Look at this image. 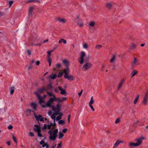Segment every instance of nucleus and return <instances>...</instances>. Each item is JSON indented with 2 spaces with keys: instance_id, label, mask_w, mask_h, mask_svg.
I'll return each instance as SVG.
<instances>
[{
  "instance_id": "nucleus-1",
  "label": "nucleus",
  "mask_w": 148,
  "mask_h": 148,
  "mask_svg": "<svg viewBox=\"0 0 148 148\" xmlns=\"http://www.w3.org/2000/svg\"><path fill=\"white\" fill-rule=\"evenodd\" d=\"M58 130L56 129L54 130H50L48 132V133L50 134L49 139L51 140H55L57 136Z\"/></svg>"
},
{
  "instance_id": "nucleus-2",
  "label": "nucleus",
  "mask_w": 148,
  "mask_h": 148,
  "mask_svg": "<svg viewBox=\"0 0 148 148\" xmlns=\"http://www.w3.org/2000/svg\"><path fill=\"white\" fill-rule=\"evenodd\" d=\"M63 62L65 65L66 68H65L63 70H62V71L64 73V76L67 75L70 72V69L69 67V61L66 60H63Z\"/></svg>"
},
{
  "instance_id": "nucleus-3",
  "label": "nucleus",
  "mask_w": 148,
  "mask_h": 148,
  "mask_svg": "<svg viewBox=\"0 0 148 148\" xmlns=\"http://www.w3.org/2000/svg\"><path fill=\"white\" fill-rule=\"evenodd\" d=\"M34 126L36 127V128H34V130L38 133V136L42 137V136L41 134V130L40 126H38L37 125H35Z\"/></svg>"
},
{
  "instance_id": "nucleus-4",
  "label": "nucleus",
  "mask_w": 148,
  "mask_h": 148,
  "mask_svg": "<svg viewBox=\"0 0 148 148\" xmlns=\"http://www.w3.org/2000/svg\"><path fill=\"white\" fill-rule=\"evenodd\" d=\"M54 101L53 98L52 97L50 98L49 100L47 102L46 105H42V106L43 108H45L47 107L51 108V104Z\"/></svg>"
},
{
  "instance_id": "nucleus-5",
  "label": "nucleus",
  "mask_w": 148,
  "mask_h": 148,
  "mask_svg": "<svg viewBox=\"0 0 148 148\" xmlns=\"http://www.w3.org/2000/svg\"><path fill=\"white\" fill-rule=\"evenodd\" d=\"M145 139V138L143 136L136 138L135 140L137 141V142L136 143V146H138L140 145L142 143V141Z\"/></svg>"
},
{
  "instance_id": "nucleus-6",
  "label": "nucleus",
  "mask_w": 148,
  "mask_h": 148,
  "mask_svg": "<svg viewBox=\"0 0 148 148\" xmlns=\"http://www.w3.org/2000/svg\"><path fill=\"white\" fill-rule=\"evenodd\" d=\"M34 94L37 96L38 99L39 100V103L40 105H42V103H45L44 101L42 99L41 96L38 93V92H34Z\"/></svg>"
},
{
  "instance_id": "nucleus-7",
  "label": "nucleus",
  "mask_w": 148,
  "mask_h": 148,
  "mask_svg": "<svg viewBox=\"0 0 148 148\" xmlns=\"http://www.w3.org/2000/svg\"><path fill=\"white\" fill-rule=\"evenodd\" d=\"M86 56V53L82 51L81 52L80 56L79 58V62L81 64H82L84 60V57Z\"/></svg>"
},
{
  "instance_id": "nucleus-8",
  "label": "nucleus",
  "mask_w": 148,
  "mask_h": 148,
  "mask_svg": "<svg viewBox=\"0 0 148 148\" xmlns=\"http://www.w3.org/2000/svg\"><path fill=\"white\" fill-rule=\"evenodd\" d=\"M92 66V64L89 62H87L83 66L82 69L84 71H86L90 69Z\"/></svg>"
},
{
  "instance_id": "nucleus-9",
  "label": "nucleus",
  "mask_w": 148,
  "mask_h": 148,
  "mask_svg": "<svg viewBox=\"0 0 148 148\" xmlns=\"http://www.w3.org/2000/svg\"><path fill=\"white\" fill-rule=\"evenodd\" d=\"M148 100V89L147 90L146 93L144 97L143 101L142 103L144 105H146L147 104V101Z\"/></svg>"
},
{
  "instance_id": "nucleus-10",
  "label": "nucleus",
  "mask_w": 148,
  "mask_h": 148,
  "mask_svg": "<svg viewBox=\"0 0 148 148\" xmlns=\"http://www.w3.org/2000/svg\"><path fill=\"white\" fill-rule=\"evenodd\" d=\"M51 108H52V110L55 112H56L55 115H58L59 114V112L60 111V108H56L54 106H51Z\"/></svg>"
},
{
  "instance_id": "nucleus-11",
  "label": "nucleus",
  "mask_w": 148,
  "mask_h": 148,
  "mask_svg": "<svg viewBox=\"0 0 148 148\" xmlns=\"http://www.w3.org/2000/svg\"><path fill=\"white\" fill-rule=\"evenodd\" d=\"M135 64L137 65H138V60L137 58L134 57V60L132 62L131 66L132 67V68H133Z\"/></svg>"
},
{
  "instance_id": "nucleus-12",
  "label": "nucleus",
  "mask_w": 148,
  "mask_h": 148,
  "mask_svg": "<svg viewBox=\"0 0 148 148\" xmlns=\"http://www.w3.org/2000/svg\"><path fill=\"white\" fill-rule=\"evenodd\" d=\"M64 78L67 79L69 80H73L75 79V78L73 75H69V74L65 76H64Z\"/></svg>"
},
{
  "instance_id": "nucleus-13",
  "label": "nucleus",
  "mask_w": 148,
  "mask_h": 148,
  "mask_svg": "<svg viewBox=\"0 0 148 148\" xmlns=\"http://www.w3.org/2000/svg\"><path fill=\"white\" fill-rule=\"evenodd\" d=\"M37 91H36V92H38H38H39L40 93H43L44 92L43 91V90H46V88L45 87H43L42 88H38L37 89Z\"/></svg>"
},
{
  "instance_id": "nucleus-14",
  "label": "nucleus",
  "mask_w": 148,
  "mask_h": 148,
  "mask_svg": "<svg viewBox=\"0 0 148 148\" xmlns=\"http://www.w3.org/2000/svg\"><path fill=\"white\" fill-rule=\"evenodd\" d=\"M58 88L61 91L60 94L62 95H64L66 93V92L65 90L63 89L60 86H58Z\"/></svg>"
},
{
  "instance_id": "nucleus-15",
  "label": "nucleus",
  "mask_w": 148,
  "mask_h": 148,
  "mask_svg": "<svg viewBox=\"0 0 148 148\" xmlns=\"http://www.w3.org/2000/svg\"><path fill=\"white\" fill-rule=\"evenodd\" d=\"M112 6V3L111 2L108 3L106 4V7L108 9H110Z\"/></svg>"
},
{
  "instance_id": "nucleus-16",
  "label": "nucleus",
  "mask_w": 148,
  "mask_h": 148,
  "mask_svg": "<svg viewBox=\"0 0 148 148\" xmlns=\"http://www.w3.org/2000/svg\"><path fill=\"white\" fill-rule=\"evenodd\" d=\"M123 142V141H121L119 140H117L116 142L114 144L113 148H115L117 147L120 143Z\"/></svg>"
},
{
  "instance_id": "nucleus-17",
  "label": "nucleus",
  "mask_w": 148,
  "mask_h": 148,
  "mask_svg": "<svg viewBox=\"0 0 148 148\" xmlns=\"http://www.w3.org/2000/svg\"><path fill=\"white\" fill-rule=\"evenodd\" d=\"M34 9V8L33 6H31L29 8V15L32 16V12Z\"/></svg>"
},
{
  "instance_id": "nucleus-18",
  "label": "nucleus",
  "mask_w": 148,
  "mask_h": 148,
  "mask_svg": "<svg viewBox=\"0 0 148 148\" xmlns=\"http://www.w3.org/2000/svg\"><path fill=\"white\" fill-rule=\"evenodd\" d=\"M57 77V75L55 73L54 75H53V73H52V74L50 75L49 77V78L50 79H55Z\"/></svg>"
},
{
  "instance_id": "nucleus-19",
  "label": "nucleus",
  "mask_w": 148,
  "mask_h": 148,
  "mask_svg": "<svg viewBox=\"0 0 148 148\" xmlns=\"http://www.w3.org/2000/svg\"><path fill=\"white\" fill-rule=\"evenodd\" d=\"M31 2H37L40 3V2L39 0H28L26 1V3H28Z\"/></svg>"
},
{
  "instance_id": "nucleus-20",
  "label": "nucleus",
  "mask_w": 148,
  "mask_h": 148,
  "mask_svg": "<svg viewBox=\"0 0 148 148\" xmlns=\"http://www.w3.org/2000/svg\"><path fill=\"white\" fill-rule=\"evenodd\" d=\"M128 145L130 147V148H132L133 147H137L136 143L133 142L129 143Z\"/></svg>"
},
{
  "instance_id": "nucleus-21",
  "label": "nucleus",
  "mask_w": 148,
  "mask_h": 148,
  "mask_svg": "<svg viewBox=\"0 0 148 148\" xmlns=\"http://www.w3.org/2000/svg\"><path fill=\"white\" fill-rule=\"evenodd\" d=\"M31 106L34 109L36 110H37V104L34 103H32L31 104Z\"/></svg>"
},
{
  "instance_id": "nucleus-22",
  "label": "nucleus",
  "mask_w": 148,
  "mask_h": 148,
  "mask_svg": "<svg viewBox=\"0 0 148 148\" xmlns=\"http://www.w3.org/2000/svg\"><path fill=\"white\" fill-rule=\"evenodd\" d=\"M52 86L51 82H50L49 84H48L47 86V88H46V90H52Z\"/></svg>"
},
{
  "instance_id": "nucleus-23",
  "label": "nucleus",
  "mask_w": 148,
  "mask_h": 148,
  "mask_svg": "<svg viewBox=\"0 0 148 148\" xmlns=\"http://www.w3.org/2000/svg\"><path fill=\"white\" fill-rule=\"evenodd\" d=\"M32 112L35 113L34 111H33ZM34 115L37 121L39 120L40 119V118L42 116L40 115H39L38 116L36 115L35 113H34Z\"/></svg>"
},
{
  "instance_id": "nucleus-24",
  "label": "nucleus",
  "mask_w": 148,
  "mask_h": 148,
  "mask_svg": "<svg viewBox=\"0 0 148 148\" xmlns=\"http://www.w3.org/2000/svg\"><path fill=\"white\" fill-rule=\"evenodd\" d=\"M124 81H125V80L123 79H122L121 80V81H120V84H119V86H118V90H119L120 89V88L122 86L123 83L124 82Z\"/></svg>"
},
{
  "instance_id": "nucleus-25",
  "label": "nucleus",
  "mask_w": 148,
  "mask_h": 148,
  "mask_svg": "<svg viewBox=\"0 0 148 148\" xmlns=\"http://www.w3.org/2000/svg\"><path fill=\"white\" fill-rule=\"evenodd\" d=\"M139 96H140V95L139 94H138L137 95V96L136 97L134 101V104H136V103L138 101V100L139 98Z\"/></svg>"
},
{
  "instance_id": "nucleus-26",
  "label": "nucleus",
  "mask_w": 148,
  "mask_h": 148,
  "mask_svg": "<svg viewBox=\"0 0 148 148\" xmlns=\"http://www.w3.org/2000/svg\"><path fill=\"white\" fill-rule=\"evenodd\" d=\"M137 45L136 44H132L131 45L130 47V49L132 50L133 49H135Z\"/></svg>"
},
{
  "instance_id": "nucleus-27",
  "label": "nucleus",
  "mask_w": 148,
  "mask_h": 148,
  "mask_svg": "<svg viewBox=\"0 0 148 148\" xmlns=\"http://www.w3.org/2000/svg\"><path fill=\"white\" fill-rule=\"evenodd\" d=\"M57 20L60 22H61L62 23H65L66 22L65 19L64 18H57Z\"/></svg>"
},
{
  "instance_id": "nucleus-28",
  "label": "nucleus",
  "mask_w": 148,
  "mask_h": 148,
  "mask_svg": "<svg viewBox=\"0 0 148 148\" xmlns=\"http://www.w3.org/2000/svg\"><path fill=\"white\" fill-rule=\"evenodd\" d=\"M32 111L30 109H28L26 110L27 114H26V116H29L31 113V112Z\"/></svg>"
},
{
  "instance_id": "nucleus-29",
  "label": "nucleus",
  "mask_w": 148,
  "mask_h": 148,
  "mask_svg": "<svg viewBox=\"0 0 148 148\" xmlns=\"http://www.w3.org/2000/svg\"><path fill=\"white\" fill-rule=\"evenodd\" d=\"M14 87H12L10 88V93L11 95H12L14 93Z\"/></svg>"
},
{
  "instance_id": "nucleus-30",
  "label": "nucleus",
  "mask_w": 148,
  "mask_h": 148,
  "mask_svg": "<svg viewBox=\"0 0 148 148\" xmlns=\"http://www.w3.org/2000/svg\"><path fill=\"white\" fill-rule=\"evenodd\" d=\"M58 138L59 139L62 138L64 136V134L61 132H60Z\"/></svg>"
},
{
  "instance_id": "nucleus-31",
  "label": "nucleus",
  "mask_w": 148,
  "mask_h": 148,
  "mask_svg": "<svg viewBox=\"0 0 148 148\" xmlns=\"http://www.w3.org/2000/svg\"><path fill=\"white\" fill-rule=\"evenodd\" d=\"M94 101L93 100V97L92 96L91 97L90 101L89 103V105H92L94 103Z\"/></svg>"
},
{
  "instance_id": "nucleus-32",
  "label": "nucleus",
  "mask_w": 148,
  "mask_h": 148,
  "mask_svg": "<svg viewBox=\"0 0 148 148\" xmlns=\"http://www.w3.org/2000/svg\"><path fill=\"white\" fill-rule=\"evenodd\" d=\"M77 24L80 26H82L83 25V24L81 21H80L79 20V21H77Z\"/></svg>"
},
{
  "instance_id": "nucleus-33",
  "label": "nucleus",
  "mask_w": 148,
  "mask_h": 148,
  "mask_svg": "<svg viewBox=\"0 0 148 148\" xmlns=\"http://www.w3.org/2000/svg\"><path fill=\"white\" fill-rule=\"evenodd\" d=\"M140 122V120H138L134 122L133 124V126L134 127H136V124L138 122Z\"/></svg>"
},
{
  "instance_id": "nucleus-34",
  "label": "nucleus",
  "mask_w": 148,
  "mask_h": 148,
  "mask_svg": "<svg viewBox=\"0 0 148 148\" xmlns=\"http://www.w3.org/2000/svg\"><path fill=\"white\" fill-rule=\"evenodd\" d=\"M63 72H60L58 74L57 77L58 78H60L63 75Z\"/></svg>"
},
{
  "instance_id": "nucleus-35",
  "label": "nucleus",
  "mask_w": 148,
  "mask_h": 148,
  "mask_svg": "<svg viewBox=\"0 0 148 148\" xmlns=\"http://www.w3.org/2000/svg\"><path fill=\"white\" fill-rule=\"evenodd\" d=\"M116 56L115 55H114L113 57L111 59L110 62H114V60Z\"/></svg>"
},
{
  "instance_id": "nucleus-36",
  "label": "nucleus",
  "mask_w": 148,
  "mask_h": 148,
  "mask_svg": "<svg viewBox=\"0 0 148 148\" xmlns=\"http://www.w3.org/2000/svg\"><path fill=\"white\" fill-rule=\"evenodd\" d=\"M62 146V142L61 141L60 143L57 145V148H61Z\"/></svg>"
},
{
  "instance_id": "nucleus-37",
  "label": "nucleus",
  "mask_w": 148,
  "mask_h": 148,
  "mask_svg": "<svg viewBox=\"0 0 148 148\" xmlns=\"http://www.w3.org/2000/svg\"><path fill=\"white\" fill-rule=\"evenodd\" d=\"M65 121L62 120H60L58 121V123L59 124H65Z\"/></svg>"
},
{
  "instance_id": "nucleus-38",
  "label": "nucleus",
  "mask_w": 148,
  "mask_h": 148,
  "mask_svg": "<svg viewBox=\"0 0 148 148\" xmlns=\"http://www.w3.org/2000/svg\"><path fill=\"white\" fill-rule=\"evenodd\" d=\"M132 73H133V74L132 76V77L137 73V72L134 70L132 71Z\"/></svg>"
},
{
  "instance_id": "nucleus-39",
  "label": "nucleus",
  "mask_w": 148,
  "mask_h": 148,
  "mask_svg": "<svg viewBox=\"0 0 148 148\" xmlns=\"http://www.w3.org/2000/svg\"><path fill=\"white\" fill-rule=\"evenodd\" d=\"M12 136L13 137V139L14 141L16 143H17V139L15 136H14V134H12Z\"/></svg>"
},
{
  "instance_id": "nucleus-40",
  "label": "nucleus",
  "mask_w": 148,
  "mask_h": 148,
  "mask_svg": "<svg viewBox=\"0 0 148 148\" xmlns=\"http://www.w3.org/2000/svg\"><path fill=\"white\" fill-rule=\"evenodd\" d=\"M102 47V46L101 45H97L95 46V48L97 49H99L100 48Z\"/></svg>"
},
{
  "instance_id": "nucleus-41",
  "label": "nucleus",
  "mask_w": 148,
  "mask_h": 148,
  "mask_svg": "<svg viewBox=\"0 0 148 148\" xmlns=\"http://www.w3.org/2000/svg\"><path fill=\"white\" fill-rule=\"evenodd\" d=\"M89 25L92 27H93L95 25V23L94 21H92L90 22L89 23Z\"/></svg>"
},
{
  "instance_id": "nucleus-42",
  "label": "nucleus",
  "mask_w": 148,
  "mask_h": 148,
  "mask_svg": "<svg viewBox=\"0 0 148 148\" xmlns=\"http://www.w3.org/2000/svg\"><path fill=\"white\" fill-rule=\"evenodd\" d=\"M47 93L50 97L53 96H53L55 95L54 94H53L52 93L49 92H47Z\"/></svg>"
},
{
  "instance_id": "nucleus-43",
  "label": "nucleus",
  "mask_w": 148,
  "mask_h": 148,
  "mask_svg": "<svg viewBox=\"0 0 148 148\" xmlns=\"http://www.w3.org/2000/svg\"><path fill=\"white\" fill-rule=\"evenodd\" d=\"M9 7H10L11 5H12V4L13 3H14V1H9Z\"/></svg>"
},
{
  "instance_id": "nucleus-44",
  "label": "nucleus",
  "mask_w": 148,
  "mask_h": 148,
  "mask_svg": "<svg viewBox=\"0 0 148 148\" xmlns=\"http://www.w3.org/2000/svg\"><path fill=\"white\" fill-rule=\"evenodd\" d=\"M89 56H87L85 58L84 60L85 62H88L89 60Z\"/></svg>"
},
{
  "instance_id": "nucleus-45",
  "label": "nucleus",
  "mask_w": 148,
  "mask_h": 148,
  "mask_svg": "<svg viewBox=\"0 0 148 148\" xmlns=\"http://www.w3.org/2000/svg\"><path fill=\"white\" fill-rule=\"evenodd\" d=\"M51 53L49 51H48L47 52V53L48 54V55L47 56V57L48 58V59L51 58H50V57L51 55Z\"/></svg>"
},
{
  "instance_id": "nucleus-46",
  "label": "nucleus",
  "mask_w": 148,
  "mask_h": 148,
  "mask_svg": "<svg viewBox=\"0 0 148 148\" xmlns=\"http://www.w3.org/2000/svg\"><path fill=\"white\" fill-rule=\"evenodd\" d=\"M120 119L119 118H118L115 121V123L116 124V123H117L120 122Z\"/></svg>"
},
{
  "instance_id": "nucleus-47",
  "label": "nucleus",
  "mask_w": 148,
  "mask_h": 148,
  "mask_svg": "<svg viewBox=\"0 0 148 148\" xmlns=\"http://www.w3.org/2000/svg\"><path fill=\"white\" fill-rule=\"evenodd\" d=\"M51 117L52 119H54V122H55V121L56 119V116L54 114H52L51 116Z\"/></svg>"
},
{
  "instance_id": "nucleus-48",
  "label": "nucleus",
  "mask_w": 148,
  "mask_h": 148,
  "mask_svg": "<svg viewBox=\"0 0 148 148\" xmlns=\"http://www.w3.org/2000/svg\"><path fill=\"white\" fill-rule=\"evenodd\" d=\"M48 61L49 63V66H51V58L48 59Z\"/></svg>"
},
{
  "instance_id": "nucleus-49",
  "label": "nucleus",
  "mask_w": 148,
  "mask_h": 148,
  "mask_svg": "<svg viewBox=\"0 0 148 148\" xmlns=\"http://www.w3.org/2000/svg\"><path fill=\"white\" fill-rule=\"evenodd\" d=\"M75 20H76V21H79L80 20L79 19V15H78L77 16Z\"/></svg>"
},
{
  "instance_id": "nucleus-50",
  "label": "nucleus",
  "mask_w": 148,
  "mask_h": 148,
  "mask_svg": "<svg viewBox=\"0 0 148 148\" xmlns=\"http://www.w3.org/2000/svg\"><path fill=\"white\" fill-rule=\"evenodd\" d=\"M47 125L46 124H44V126L42 127V130H45L47 129Z\"/></svg>"
},
{
  "instance_id": "nucleus-51",
  "label": "nucleus",
  "mask_w": 148,
  "mask_h": 148,
  "mask_svg": "<svg viewBox=\"0 0 148 148\" xmlns=\"http://www.w3.org/2000/svg\"><path fill=\"white\" fill-rule=\"evenodd\" d=\"M83 47L84 48L87 49L88 47V45L86 44H84L83 45Z\"/></svg>"
},
{
  "instance_id": "nucleus-52",
  "label": "nucleus",
  "mask_w": 148,
  "mask_h": 148,
  "mask_svg": "<svg viewBox=\"0 0 148 148\" xmlns=\"http://www.w3.org/2000/svg\"><path fill=\"white\" fill-rule=\"evenodd\" d=\"M67 131V128H65L63 130L62 132L64 133H65Z\"/></svg>"
},
{
  "instance_id": "nucleus-53",
  "label": "nucleus",
  "mask_w": 148,
  "mask_h": 148,
  "mask_svg": "<svg viewBox=\"0 0 148 148\" xmlns=\"http://www.w3.org/2000/svg\"><path fill=\"white\" fill-rule=\"evenodd\" d=\"M61 118L62 117L61 116H58L57 117L56 119L57 121H58L60 120Z\"/></svg>"
},
{
  "instance_id": "nucleus-54",
  "label": "nucleus",
  "mask_w": 148,
  "mask_h": 148,
  "mask_svg": "<svg viewBox=\"0 0 148 148\" xmlns=\"http://www.w3.org/2000/svg\"><path fill=\"white\" fill-rule=\"evenodd\" d=\"M64 44H66V41L63 38H61Z\"/></svg>"
},
{
  "instance_id": "nucleus-55",
  "label": "nucleus",
  "mask_w": 148,
  "mask_h": 148,
  "mask_svg": "<svg viewBox=\"0 0 148 148\" xmlns=\"http://www.w3.org/2000/svg\"><path fill=\"white\" fill-rule=\"evenodd\" d=\"M89 106L91 108L92 110V111H94L95 110V109L93 108L92 105H89Z\"/></svg>"
},
{
  "instance_id": "nucleus-56",
  "label": "nucleus",
  "mask_w": 148,
  "mask_h": 148,
  "mask_svg": "<svg viewBox=\"0 0 148 148\" xmlns=\"http://www.w3.org/2000/svg\"><path fill=\"white\" fill-rule=\"evenodd\" d=\"M41 45V43H38V44H31V45H34V46H40Z\"/></svg>"
},
{
  "instance_id": "nucleus-57",
  "label": "nucleus",
  "mask_w": 148,
  "mask_h": 148,
  "mask_svg": "<svg viewBox=\"0 0 148 148\" xmlns=\"http://www.w3.org/2000/svg\"><path fill=\"white\" fill-rule=\"evenodd\" d=\"M61 66V65L60 64L58 63L56 64V66L58 68H60Z\"/></svg>"
},
{
  "instance_id": "nucleus-58",
  "label": "nucleus",
  "mask_w": 148,
  "mask_h": 148,
  "mask_svg": "<svg viewBox=\"0 0 148 148\" xmlns=\"http://www.w3.org/2000/svg\"><path fill=\"white\" fill-rule=\"evenodd\" d=\"M29 134L30 136L31 137H33V136H34V134L33 133H32L31 132H30L29 133Z\"/></svg>"
},
{
  "instance_id": "nucleus-59",
  "label": "nucleus",
  "mask_w": 148,
  "mask_h": 148,
  "mask_svg": "<svg viewBox=\"0 0 148 148\" xmlns=\"http://www.w3.org/2000/svg\"><path fill=\"white\" fill-rule=\"evenodd\" d=\"M82 92H83V90H81V91H80V92H79L78 93V95L79 96V97H80L81 95L82 94Z\"/></svg>"
},
{
  "instance_id": "nucleus-60",
  "label": "nucleus",
  "mask_w": 148,
  "mask_h": 148,
  "mask_svg": "<svg viewBox=\"0 0 148 148\" xmlns=\"http://www.w3.org/2000/svg\"><path fill=\"white\" fill-rule=\"evenodd\" d=\"M27 51L28 55H30L31 54L30 50L29 49H27Z\"/></svg>"
},
{
  "instance_id": "nucleus-61",
  "label": "nucleus",
  "mask_w": 148,
  "mask_h": 148,
  "mask_svg": "<svg viewBox=\"0 0 148 148\" xmlns=\"http://www.w3.org/2000/svg\"><path fill=\"white\" fill-rule=\"evenodd\" d=\"M13 127L11 125H10L8 127V128L9 130H11L13 128Z\"/></svg>"
},
{
  "instance_id": "nucleus-62",
  "label": "nucleus",
  "mask_w": 148,
  "mask_h": 148,
  "mask_svg": "<svg viewBox=\"0 0 148 148\" xmlns=\"http://www.w3.org/2000/svg\"><path fill=\"white\" fill-rule=\"evenodd\" d=\"M45 142L44 141V140H41L40 142V144L41 145H42L43 144L45 143Z\"/></svg>"
},
{
  "instance_id": "nucleus-63",
  "label": "nucleus",
  "mask_w": 148,
  "mask_h": 148,
  "mask_svg": "<svg viewBox=\"0 0 148 148\" xmlns=\"http://www.w3.org/2000/svg\"><path fill=\"white\" fill-rule=\"evenodd\" d=\"M4 15V13L0 11V17L3 16Z\"/></svg>"
},
{
  "instance_id": "nucleus-64",
  "label": "nucleus",
  "mask_w": 148,
  "mask_h": 148,
  "mask_svg": "<svg viewBox=\"0 0 148 148\" xmlns=\"http://www.w3.org/2000/svg\"><path fill=\"white\" fill-rule=\"evenodd\" d=\"M40 62L39 61H37L36 62V64L38 66L40 64Z\"/></svg>"
}]
</instances>
